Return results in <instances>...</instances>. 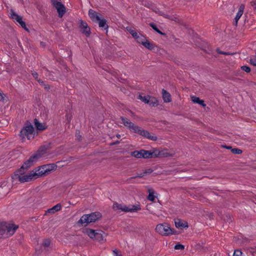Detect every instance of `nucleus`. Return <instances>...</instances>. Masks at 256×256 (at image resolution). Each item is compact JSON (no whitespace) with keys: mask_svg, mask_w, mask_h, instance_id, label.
<instances>
[{"mask_svg":"<svg viewBox=\"0 0 256 256\" xmlns=\"http://www.w3.org/2000/svg\"><path fill=\"white\" fill-rule=\"evenodd\" d=\"M26 170H24L22 172H17V170L12 174L11 178H12V183L14 184V180H18L20 183L30 182L38 178L37 172H34V170H31L30 172L27 174L24 175Z\"/></svg>","mask_w":256,"mask_h":256,"instance_id":"nucleus-1","label":"nucleus"},{"mask_svg":"<svg viewBox=\"0 0 256 256\" xmlns=\"http://www.w3.org/2000/svg\"><path fill=\"white\" fill-rule=\"evenodd\" d=\"M18 225L10 224L7 222H0V238H4L12 236L17 229Z\"/></svg>","mask_w":256,"mask_h":256,"instance_id":"nucleus-2","label":"nucleus"},{"mask_svg":"<svg viewBox=\"0 0 256 256\" xmlns=\"http://www.w3.org/2000/svg\"><path fill=\"white\" fill-rule=\"evenodd\" d=\"M102 216V214L98 212L84 214L77 222V224L86 226L91 222H94Z\"/></svg>","mask_w":256,"mask_h":256,"instance_id":"nucleus-3","label":"nucleus"},{"mask_svg":"<svg viewBox=\"0 0 256 256\" xmlns=\"http://www.w3.org/2000/svg\"><path fill=\"white\" fill-rule=\"evenodd\" d=\"M30 134L34 136H32V138H34L36 135V130L34 126L31 122L28 120H26L24 124L18 135L20 137L22 142H24L26 140L25 136H26L28 140L30 139Z\"/></svg>","mask_w":256,"mask_h":256,"instance_id":"nucleus-4","label":"nucleus"},{"mask_svg":"<svg viewBox=\"0 0 256 256\" xmlns=\"http://www.w3.org/2000/svg\"><path fill=\"white\" fill-rule=\"evenodd\" d=\"M56 164H43L36 168L37 172L38 178L46 176L51 173L56 168Z\"/></svg>","mask_w":256,"mask_h":256,"instance_id":"nucleus-5","label":"nucleus"},{"mask_svg":"<svg viewBox=\"0 0 256 256\" xmlns=\"http://www.w3.org/2000/svg\"><path fill=\"white\" fill-rule=\"evenodd\" d=\"M155 230L157 232L164 236L178 234L176 230L170 228V224L166 222L158 224Z\"/></svg>","mask_w":256,"mask_h":256,"instance_id":"nucleus-6","label":"nucleus"},{"mask_svg":"<svg viewBox=\"0 0 256 256\" xmlns=\"http://www.w3.org/2000/svg\"><path fill=\"white\" fill-rule=\"evenodd\" d=\"M41 157L36 152L31 156L30 158L26 160L20 168L17 169V172H22L24 170H28L30 167L34 165V164Z\"/></svg>","mask_w":256,"mask_h":256,"instance_id":"nucleus-7","label":"nucleus"},{"mask_svg":"<svg viewBox=\"0 0 256 256\" xmlns=\"http://www.w3.org/2000/svg\"><path fill=\"white\" fill-rule=\"evenodd\" d=\"M83 232L87 234L90 238L98 242L104 240V234H105L104 232L102 230H94L90 228L84 229Z\"/></svg>","mask_w":256,"mask_h":256,"instance_id":"nucleus-8","label":"nucleus"},{"mask_svg":"<svg viewBox=\"0 0 256 256\" xmlns=\"http://www.w3.org/2000/svg\"><path fill=\"white\" fill-rule=\"evenodd\" d=\"M52 6L56 10L59 18H62L64 15V4L61 0H50Z\"/></svg>","mask_w":256,"mask_h":256,"instance_id":"nucleus-9","label":"nucleus"},{"mask_svg":"<svg viewBox=\"0 0 256 256\" xmlns=\"http://www.w3.org/2000/svg\"><path fill=\"white\" fill-rule=\"evenodd\" d=\"M78 24L81 33L84 34L86 37L90 36L91 34L90 28L88 26L86 22L80 20Z\"/></svg>","mask_w":256,"mask_h":256,"instance_id":"nucleus-10","label":"nucleus"},{"mask_svg":"<svg viewBox=\"0 0 256 256\" xmlns=\"http://www.w3.org/2000/svg\"><path fill=\"white\" fill-rule=\"evenodd\" d=\"M53 143L49 142L46 144H43L39 147L36 152L39 154L42 158L44 154L47 153V151L52 148Z\"/></svg>","mask_w":256,"mask_h":256,"instance_id":"nucleus-11","label":"nucleus"},{"mask_svg":"<svg viewBox=\"0 0 256 256\" xmlns=\"http://www.w3.org/2000/svg\"><path fill=\"white\" fill-rule=\"evenodd\" d=\"M34 128H36V134H37L38 132H42L47 128V126L44 124L40 122L37 118H34Z\"/></svg>","mask_w":256,"mask_h":256,"instance_id":"nucleus-12","label":"nucleus"},{"mask_svg":"<svg viewBox=\"0 0 256 256\" xmlns=\"http://www.w3.org/2000/svg\"><path fill=\"white\" fill-rule=\"evenodd\" d=\"M148 152L146 150H141L140 151L134 150L130 152V155L134 158H147V154Z\"/></svg>","mask_w":256,"mask_h":256,"instance_id":"nucleus-13","label":"nucleus"},{"mask_svg":"<svg viewBox=\"0 0 256 256\" xmlns=\"http://www.w3.org/2000/svg\"><path fill=\"white\" fill-rule=\"evenodd\" d=\"M141 209L140 205H131L130 206H126L122 204V210L124 212H136Z\"/></svg>","mask_w":256,"mask_h":256,"instance_id":"nucleus-14","label":"nucleus"},{"mask_svg":"<svg viewBox=\"0 0 256 256\" xmlns=\"http://www.w3.org/2000/svg\"><path fill=\"white\" fill-rule=\"evenodd\" d=\"M88 16L92 22L97 23L100 19V16H101V14H98L92 9H90L88 10Z\"/></svg>","mask_w":256,"mask_h":256,"instance_id":"nucleus-15","label":"nucleus"},{"mask_svg":"<svg viewBox=\"0 0 256 256\" xmlns=\"http://www.w3.org/2000/svg\"><path fill=\"white\" fill-rule=\"evenodd\" d=\"M62 208V205L60 203L57 204L51 208H48L44 216L54 214L57 212L60 211Z\"/></svg>","mask_w":256,"mask_h":256,"instance_id":"nucleus-16","label":"nucleus"},{"mask_svg":"<svg viewBox=\"0 0 256 256\" xmlns=\"http://www.w3.org/2000/svg\"><path fill=\"white\" fill-rule=\"evenodd\" d=\"M138 134L144 136V138H147L149 140H152L154 141H156L158 139V138L156 136H152L150 133L149 132L148 130H143L142 128L140 129V130Z\"/></svg>","mask_w":256,"mask_h":256,"instance_id":"nucleus-17","label":"nucleus"},{"mask_svg":"<svg viewBox=\"0 0 256 256\" xmlns=\"http://www.w3.org/2000/svg\"><path fill=\"white\" fill-rule=\"evenodd\" d=\"M10 18H12L16 23L18 24L19 22L22 21V17L16 12L13 9L10 10Z\"/></svg>","mask_w":256,"mask_h":256,"instance_id":"nucleus-18","label":"nucleus"},{"mask_svg":"<svg viewBox=\"0 0 256 256\" xmlns=\"http://www.w3.org/2000/svg\"><path fill=\"white\" fill-rule=\"evenodd\" d=\"M98 26L100 28L106 30V32H108V26L107 24V20L104 18H100V20L98 22Z\"/></svg>","mask_w":256,"mask_h":256,"instance_id":"nucleus-19","label":"nucleus"},{"mask_svg":"<svg viewBox=\"0 0 256 256\" xmlns=\"http://www.w3.org/2000/svg\"><path fill=\"white\" fill-rule=\"evenodd\" d=\"M162 98L165 102H169L172 100L171 96L166 90H162Z\"/></svg>","mask_w":256,"mask_h":256,"instance_id":"nucleus-20","label":"nucleus"},{"mask_svg":"<svg viewBox=\"0 0 256 256\" xmlns=\"http://www.w3.org/2000/svg\"><path fill=\"white\" fill-rule=\"evenodd\" d=\"M51 244V240L50 238L44 239L42 243V246L44 247L45 250L48 251L51 249L50 247Z\"/></svg>","mask_w":256,"mask_h":256,"instance_id":"nucleus-21","label":"nucleus"},{"mask_svg":"<svg viewBox=\"0 0 256 256\" xmlns=\"http://www.w3.org/2000/svg\"><path fill=\"white\" fill-rule=\"evenodd\" d=\"M191 100L194 103L198 104L203 107H205L206 104L203 100H200L198 97L196 96H191Z\"/></svg>","mask_w":256,"mask_h":256,"instance_id":"nucleus-22","label":"nucleus"},{"mask_svg":"<svg viewBox=\"0 0 256 256\" xmlns=\"http://www.w3.org/2000/svg\"><path fill=\"white\" fill-rule=\"evenodd\" d=\"M175 226L177 228H188V224L187 222L183 223L179 219H178L177 221H175Z\"/></svg>","mask_w":256,"mask_h":256,"instance_id":"nucleus-23","label":"nucleus"},{"mask_svg":"<svg viewBox=\"0 0 256 256\" xmlns=\"http://www.w3.org/2000/svg\"><path fill=\"white\" fill-rule=\"evenodd\" d=\"M244 4H241L238 8V12L236 14V16L234 18V20H238L244 12Z\"/></svg>","mask_w":256,"mask_h":256,"instance_id":"nucleus-24","label":"nucleus"},{"mask_svg":"<svg viewBox=\"0 0 256 256\" xmlns=\"http://www.w3.org/2000/svg\"><path fill=\"white\" fill-rule=\"evenodd\" d=\"M148 154L147 153V158H158L159 155V153H158V150H154L153 151L148 150Z\"/></svg>","mask_w":256,"mask_h":256,"instance_id":"nucleus-25","label":"nucleus"},{"mask_svg":"<svg viewBox=\"0 0 256 256\" xmlns=\"http://www.w3.org/2000/svg\"><path fill=\"white\" fill-rule=\"evenodd\" d=\"M148 104L152 106H156L158 105V102L156 98L150 96V100Z\"/></svg>","mask_w":256,"mask_h":256,"instance_id":"nucleus-26","label":"nucleus"},{"mask_svg":"<svg viewBox=\"0 0 256 256\" xmlns=\"http://www.w3.org/2000/svg\"><path fill=\"white\" fill-rule=\"evenodd\" d=\"M120 119L122 120V123L124 125L127 127L128 128H130L131 125L132 124V122H131L130 120H128V118H124L123 116H121L120 118Z\"/></svg>","mask_w":256,"mask_h":256,"instance_id":"nucleus-27","label":"nucleus"},{"mask_svg":"<svg viewBox=\"0 0 256 256\" xmlns=\"http://www.w3.org/2000/svg\"><path fill=\"white\" fill-rule=\"evenodd\" d=\"M143 46L150 50H154L156 46L154 44L150 43L147 40H146L144 41V43L143 44Z\"/></svg>","mask_w":256,"mask_h":256,"instance_id":"nucleus-28","label":"nucleus"},{"mask_svg":"<svg viewBox=\"0 0 256 256\" xmlns=\"http://www.w3.org/2000/svg\"><path fill=\"white\" fill-rule=\"evenodd\" d=\"M141 128L138 126L135 125L134 123L131 125L129 130L133 132L139 134Z\"/></svg>","mask_w":256,"mask_h":256,"instance_id":"nucleus-29","label":"nucleus"},{"mask_svg":"<svg viewBox=\"0 0 256 256\" xmlns=\"http://www.w3.org/2000/svg\"><path fill=\"white\" fill-rule=\"evenodd\" d=\"M149 194L148 196V200L151 202H154L155 199V196H154V192L153 189L150 188L148 190Z\"/></svg>","mask_w":256,"mask_h":256,"instance_id":"nucleus-30","label":"nucleus"},{"mask_svg":"<svg viewBox=\"0 0 256 256\" xmlns=\"http://www.w3.org/2000/svg\"><path fill=\"white\" fill-rule=\"evenodd\" d=\"M150 26L151 28H152V29L156 31V32H157L159 34H160V35H162V36H166V34L164 32H162L156 26V25L155 24L153 23V22H151L150 24Z\"/></svg>","mask_w":256,"mask_h":256,"instance_id":"nucleus-31","label":"nucleus"},{"mask_svg":"<svg viewBox=\"0 0 256 256\" xmlns=\"http://www.w3.org/2000/svg\"><path fill=\"white\" fill-rule=\"evenodd\" d=\"M137 42L139 44H142L143 46V44L144 43V41L146 40V38L142 35L140 36L139 34L135 38Z\"/></svg>","mask_w":256,"mask_h":256,"instance_id":"nucleus-32","label":"nucleus"},{"mask_svg":"<svg viewBox=\"0 0 256 256\" xmlns=\"http://www.w3.org/2000/svg\"><path fill=\"white\" fill-rule=\"evenodd\" d=\"M150 96L148 95L146 96H142L141 95H139L138 98L140 99L142 102H144L145 104H148L150 100Z\"/></svg>","mask_w":256,"mask_h":256,"instance_id":"nucleus-33","label":"nucleus"},{"mask_svg":"<svg viewBox=\"0 0 256 256\" xmlns=\"http://www.w3.org/2000/svg\"><path fill=\"white\" fill-rule=\"evenodd\" d=\"M20 26L21 27L24 28L25 30H26V32H30V30L28 28V27L26 26V23L24 21L22 20V21H20V22H19L18 23Z\"/></svg>","mask_w":256,"mask_h":256,"instance_id":"nucleus-34","label":"nucleus"},{"mask_svg":"<svg viewBox=\"0 0 256 256\" xmlns=\"http://www.w3.org/2000/svg\"><path fill=\"white\" fill-rule=\"evenodd\" d=\"M158 154L159 153V155H158V157L164 158V157H166L168 156H169L168 153L164 151H160L158 150Z\"/></svg>","mask_w":256,"mask_h":256,"instance_id":"nucleus-35","label":"nucleus"},{"mask_svg":"<svg viewBox=\"0 0 256 256\" xmlns=\"http://www.w3.org/2000/svg\"><path fill=\"white\" fill-rule=\"evenodd\" d=\"M127 30L134 38L138 35L134 30L130 28V29L127 28Z\"/></svg>","mask_w":256,"mask_h":256,"instance_id":"nucleus-36","label":"nucleus"},{"mask_svg":"<svg viewBox=\"0 0 256 256\" xmlns=\"http://www.w3.org/2000/svg\"><path fill=\"white\" fill-rule=\"evenodd\" d=\"M231 152L232 153H233L234 154H241L242 152V151L241 150L238 148H232L231 150Z\"/></svg>","mask_w":256,"mask_h":256,"instance_id":"nucleus-37","label":"nucleus"},{"mask_svg":"<svg viewBox=\"0 0 256 256\" xmlns=\"http://www.w3.org/2000/svg\"><path fill=\"white\" fill-rule=\"evenodd\" d=\"M113 208L114 210H120L122 208V204H119L117 202H115L113 204Z\"/></svg>","mask_w":256,"mask_h":256,"instance_id":"nucleus-38","label":"nucleus"},{"mask_svg":"<svg viewBox=\"0 0 256 256\" xmlns=\"http://www.w3.org/2000/svg\"><path fill=\"white\" fill-rule=\"evenodd\" d=\"M184 245H182L180 244H176L174 246V249L175 250H184Z\"/></svg>","mask_w":256,"mask_h":256,"instance_id":"nucleus-39","label":"nucleus"},{"mask_svg":"<svg viewBox=\"0 0 256 256\" xmlns=\"http://www.w3.org/2000/svg\"><path fill=\"white\" fill-rule=\"evenodd\" d=\"M144 176V174H143V172L140 173V174H137L136 176L128 178V180H131L132 179H134L136 178H142Z\"/></svg>","mask_w":256,"mask_h":256,"instance_id":"nucleus-40","label":"nucleus"},{"mask_svg":"<svg viewBox=\"0 0 256 256\" xmlns=\"http://www.w3.org/2000/svg\"><path fill=\"white\" fill-rule=\"evenodd\" d=\"M241 69L248 73L250 72L251 70L250 68L247 66H241Z\"/></svg>","mask_w":256,"mask_h":256,"instance_id":"nucleus-41","label":"nucleus"},{"mask_svg":"<svg viewBox=\"0 0 256 256\" xmlns=\"http://www.w3.org/2000/svg\"><path fill=\"white\" fill-rule=\"evenodd\" d=\"M242 252L240 250H236L234 251L233 256H242Z\"/></svg>","mask_w":256,"mask_h":256,"instance_id":"nucleus-42","label":"nucleus"},{"mask_svg":"<svg viewBox=\"0 0 256 256\" xmlns=\"http://www.w3.org/2000/svg\"><path fill=\"white\" fill-rule=\"evenodd\" d=\"M224 219V221L229 223L232 222L231 216L230 214H226Z\"/></svg>","mask_w":256,"mask_h":256,"instance_id":"nucleus-43","label":"nucleus"},{"mask_svg":"<svg viewBox=\"0 0 256 256\" xmlns=\"http://www.w3.org/2000/svg\"><path fill=\"white\" fill-rule=\"evenodd\" d=\"M64 162V161L62 160V161H58L55 164H56V168L57 167H58V168H62L63 166H64V164H63Z\"/></svg>","mask_w":256,"mask_h":256,"instance_id":"nucleus-44","label":"nucleus"},{"mask_svg":"<svg viewBox=\"0 0 256 256\" xmlns=\"http://www.w3.org/2000/svg\"><path fill=\"white\" fill-rule=\"evenodd\" d=\"M153 172V170L152 168H148L144 170V171L143 172V174H144V175H146L148 174H150Z\"/></svg>","mask_w":256,"mask_h":256,"instance_id":"nucleus-45","label":"nucleus"},{"mask_svg":"<svg viewBox=\"0 0 256 256\" xmlns=\"http://www.w3.org/2000/svg\"><path fill=\"white\" fill-rule=\"evenodd\" d=\"M250 3L251 6L253 7L254 10L256 13V0H252Z\"/></svg>","mask_w":256,"mask_h":256,"instance_id":"nucleus-46","label":"nucleus"},{"mask_svg":"<svg viewBox=\"0 0 256 256\" xmlns=\"http://www.w3.org/2000/svg\"><path fill=\"white\" fill-rule=\"evenodd\" d=\"M250 63L254 66H256V58H250Z\"/></svg>","mask_w":256,"mask_h":256,"instance_id":"nucleus-47","label":"nucleus"},{"mask_svg":"<svg viewBox=\"0 0 256 256\" xmlns=\"http://www.w3.org/2000/svg\"><path fill=\"white\" fill-rule=\"evenodd\" d=\"M216 51L218 52V54H224V55H230V54H231L229 52H224L220 51L218 48L216 49Z\"/></svg>","mask_w":256,"mask_h":256,"instance_id":"nucleus-48","label":"nucleus"},{"mask_svg":"<svg viewBox=\"0 0 256 256\" xmlns=\"http://www.w3.org/2000/svg\"><path fill=\"white\" fill-rule=\"evenodd\" d=\"M44 88L47 90L48 91L50 89V86L47 84H44Z\"/></svg>","mask_w":256,"mask_h":256,"instance_id":"nucleus-49","label":"nucleus"},{"mask_svg":"<svg viewBox=\"0 0 256 256\" xmlns=\"http://www.w3.org/2000/svg\"><path fill=\"white\" fill-rule=\"evenodd\" d=\"M32 75L33 76L34 78L36 80H38V73L36 72H34L32 73Z\"/></svg>","mask_w":256,"mask_h":256,"instance_id":"nucleus-50","label":"nucleus"},{"mask_svg":"<svg viewBox=\"0 0 256 256\" xmlns=\"http://www.w3.org/2000/svg\"><path fill=\"white\" fill-rule=\"evenodd\" d=\"M113 252L114 254V256H122V255L120 254H119L118 253V252L116 249L114 250H113Z\"/></svg>","mask_w":256,"mask_h":256,"instance_id":"nucleus-51","label":"nucleus"},{"mask_svg":"<svg viewBox=\"0 0 256 256\" xmlns=\"http://www.w3.org/2000/svg\"><path fill=\"white\" fill-rule=\"evenodd\" d=\"M66 117H67V120H68V122H70V119L72 117V115L71 114H67L66 115Z\"/></svg>","mask_w":256,"mask_h":256,"instance_id":"nucleus-52","label":"nucleus"},{"mask_svg":"<svg viewBox=\"0 0 256 256\" xmlns=\"http://www.w3.org/2000/svg\"><path fill=\"white\" fill-rule=\"evenodd\" d=\"M222 148H226L228 150H232V148L231 146H226V145H225V146L222 145Z\"/></svg>","mask_w":256,"mask_h":256,"instance_id":"nucleus-53","label":"nucleus"},{"mask_svg":"<svg viewBox=\"0 0 256 256\" xmlns=\"http://www.w3.org/2000/svg\"><path fill=\"white\" fill-rule=\"evenodd\" d=\"M66 51L68 52V58H69L70 60H71V56L72 54V51H71V50H66Z\"/></svg>","mask_w":256,"mask_h":256,"instance_id":"nucleus-54","label":"nucleus"},{"mask_svg":"<svg viewBox=\"0 0 256 256\" xmlns=\"http://www.w3.org/2000/svg\"><path fill=\"white\" fill-rule=\"evenodd\" d=\"M70 9L69 8H65V10H64V12H65V16H66V15H69L70 12L68 11Z\"/></svg>","mask_w":256,"mask_h":256,"instance_id":"nucleus-55","label":"nucleus"},{"mask_svg":"<svg viewBox=\"0 0 256 256\" xmlns=\"http://www.w3.org/2000/svg\"><path fill=\"white\" fill-rule=\"evenodd\" d=\"M4 98L3 96V94L0 92V101H4Z\"/></svg>","mask_w":256,"mask_h":256,"instance_id":"nucleus-56","label":"nucleus"},{"mask_svg":"<svg viewBox=\"0 0 256 256\" xmlns=\"http://www.w3.org/2000/svg\"><path fill=\"white\" fill-rule=\"evenodd\" d=\"M120 143V142L118 140H116L114 142H112L110 144V146H114V145H115V144H118Z\"/></svg>","mask_w":256,"mask_h":256,"instance_id":"nucleus-57","label":"nucleus"},{"mask_svg":"<svg viewBox=\"0 0 256 256\" xmlns=\"http://www.w3.org/2000/svg\"><path fill=\"white\" fill-rule=\"evenodd\" d=\"M38 82V83L41 84V85H44V82L42 81V80L40 79V80H37Z\"/></svg>","mask_w":256,"mask_h":256,"instance_id":"nucleus-58","label":"nucleus"},{"mask_svg":"<svg viewBox=\"0 0 256 256\" xmlns=\"http://www.w3.org/2000/svg\"><path fill=\"white\" fill-rule=\"evenodd\" d=\"M158 14L160 15V16H163L164 17V16L166 15V14H164L163 12H160V11H158Z\"/></svg>","mask_w":256,"mask_h":256,"instance_id":"nucleus-59","label":"nucleus"},{"mask_svg":"<svg viewBox=\"0 0 256 256\" xmlns=\"http://www.w3.org/2000/svg\"><path fill=\"white\" fill-rule=\"evenodd\" d=\"M30 220H38V218H36V216L31 217V218H30Z\"/></svg>","mask_w":256,"mask_h":256,"instance_id":"nucleus-60","label":"nucleus"},{"mask_svg":"<svg viewBox=\"0 0 256 256\" xmlns=\"http://www.w3.org/2000/svg\"><path fill=\"white\" fill-rule=\"evenodd\" d=\"M170 16L168 15H167V14H166L164 16V18H168V19H170Z\"/></svg>","mask_w":256,"mask_h":256,"instance_id":"nucleus-61","label":"nucleus"},{"mask_svg":"<svg viewBox=\"0 0 256 256\" xmlns=\"http://www.w3.org/2000/svg\"><path fill=\"white\" fill-rule=\"evenodd\" d=\"M40 45L42 46H45V43L44 42H40Z\"/></svg>","mask_w":256,"mask_h":256,"instance_id":"nucleus-62","label":"nucleus"},{"mask_svg":"<svg viewBox=\"0 0 256 256\" xmlns=\"http://www.w3.org/2000/svg\"><path fill=\"white\" fill-rule=\"evenodd\" d=\"M61 235L60 234V232L56 234V236L58 238H60V236Z\"/></svg>","mask_w":256,"mask_h":256,"instance_id":"nucleus-63","label":"nucleus"},{"mask_svg":"<svg viewBox=\"0 0 256 256\" xmlns=\"http://www.w3.org/2000/svg\"><path fill=\"white\" fill-rule=\"evenodd\" d=\"M116 136L117 138H120V134H117Z\"/></svg>","mask_w":256,"mask_h":256,"instance_id":"nucleus-64","label":"nucleus"}]
</instances>
